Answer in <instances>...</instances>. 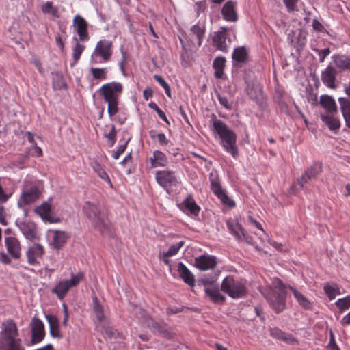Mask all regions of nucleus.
<instances>
[{
	"label": "nucleus",
	"instance_id": "1",
	"mask_svg": "<svg viewBox=\"0 0 350 350\" xmlns=\"http://www.w3.org/2000/svg\"><path fill=\"white\" fill-rule=\"evenodd\" d=\"M211 130L214 135H217L221 139L220 144L224 150L232 155L233 158L238 156L237 146V135L222 120L217 119L215 114H212Z\"/></svg>",
	"mask_w": 350,
	"mask_h": 350
},
{
	"label": "nucleus",
	"instance_id": "2",
	"mask_svg": "<svg viewBox=\"0 0 350 350\" xmlns=\"http://www.w3.org/2000/svg\"><path fill=\"white\" fill-rule=\"evenodd\" d=\"M0 350H25L14 321L8 319L1 325Z\"/></svg>",
	"mask_w": 350,
	"mask_h": 350
},
{
	"label": "nucleus",
	"instance_id": "3",
	"mask_svg": "<svg viewBox=\"0 0 350 350\" xmlns=\"http://www.w3.org/2000/svg\"><path fill=\"white\" fill-rule=\"evenodd\" d=\"M286 287L282 282L280 279L275 278L273 279L269 288L266 291L262 292L270 306L277 313L283 311L286 307Z\"/></svg>",
	"mask_w": 350,
	"mask_h": 350
},
{
	"label": "nucleus",
	"instance_id": "4",
	"mask_svg": "<svg viewBox=\"0 0 350 350\" xmlns=\"http://www.w3.org/2000/svg\"><path fill=\"white\" fill-rule=\"evenodd\" d=\"M83 211L88 218L103 233L109 232L111 224L106 211L96 203L87 201L83 206Z\"/></svg>",
	"mask_w": 350,
	"mask_h": 350
},
{
	"label": "nucleus",
	"instance_id": "5",
	"mask_svg": "<svg viewBox=\"0 0 350 350\" xmlns=\"http://www.w3.org/2000/svg\"><path fill=\"white\" fill-rule=\"evenodd\" d=\"M92 308L96 326L100 328L103 334L109 338H116V336L119 334L117 330L113 329L109 325L108 312L100 304L96 296L92 298Z\"/></svg>",
	"mask_w": 350,
	"mask_h": 350
},
{
	"label": "nucleus",
	"instance_id": "6",
	"mask_svg": "<svg viewBox=\"0 0 350 350\" xmlns=\"http://www.w3.org/2000/svg\"><path fill=\"white\" fill-rule=\"evenodd\" d=\"M221 290L233 299L244 297L247 293L246 281L236 279L232 275H228L223 280Z\"/></svg>",
	"mask_w": 350,
	"mask_h": 350
},
{
	"label": "nucleus",
	"instance_id": "7",
	"mask_svg": "<svg viewBox=\"0 0 350 350\" xmlns=\"http://www.w3.org/2000/svg\"><path fill=\"white\" fill-rule=\"evenodd\" d=\"M42 196V191L36 183L25 180L17 206L25 209V206L35 203Z\"/></svg>",
	"mask_w": 350,
	"mask_h": 350
},
{
	"label": "nucleus",
	"instance_id": "8",
	"mask_svg": "<svg viewBox=\"0 0 350 350\" xmlns=\"http://www.w3.org/2000/svg\"><path fill=\"white\" fill-rule=\"evenodd\" d=\"M112 46V42L110 40H99L91 54L90 64H100L109 62L113 53Z\"/></svg>",
	"mask_w": 350,
	"mask_h": 350
},
{
	"label": "nucleus",
	"instance_id": "9",
	"mask_svg": "<svg viewBox=\"0 0 350 350\" xmlns=\"http://www.w3.org/2000/svg\"><path fill=\"white\" fill-rule=\"evenodd\" d=\"M84 273L79 271L76 273H71L70 279H63L59 280L52 288L51 292L56 295L57 297L63 300L70 289L77 286L83 279Z\"/></svg>",
	"mask_w": 350,
	"mask_h": 350
},
{
	"label": "nucleus",
	"instance_id": "10",
	"mask_svg": "<svg viewBox=\"0 0 350 350\" xmlns=\"http://www.w3.org/2000/svg\"><path fill=\"white\" fill-rule=\"evenodd\" d=\"M204 34L205 26L203 24H196L191 27L189 36L184 38H180V41L184 48L186 45L199 47L202 44Z\"/></svg>",
	"mask_w": 350,
	"mask_h": 350
},
{
	"label": "nucleus",
	"instance_id": "11",
	"mask_svg": "<svg viewBox=\"0 0 350 350\" xmlns=\"http://www.w3.org/2000/svg\"><path fill=\"white\" fill-rule=\"evenodd\" d=\"M122 90L123 85L121 83L113 81L103 84L97 90V93L103 98L105 102H108L119 100Z\"/></svg>",
	"mask_w": 350,
	"mask_h": 350
},
{
	"label": "nucleus",
	"instance_id": "12",
	"mask_svg": "<svg viewBox=\"0 0 350 350\" xmlns=\"http://www.w3.org/2000/svg\"><path fill=\"white\" fill-rule=\"evenodd\" d=\"M157 183L162 187L167 193H170L172 188L176 187L178 183V178L175 172L170 170H159L155 174Z\"/></svg>",
	"mask_w": 350,
	"mask_h": 350
},
{
	"label": "nucleus",
	"instance_id": "13",
	"mask_svg": "<svg viewBox=\"0 0 350 350\" xmlns=\"http://www.w3.org/2000/svg\"><path fill=\"white\" fill-rule=\"evenodd\" d=\"M229 28L226 27H221L216 31L213 37V46L219 51L226 53L228 51L230 39L228 38L227 32Z\"/></svg>",
	"mask_w": 350,
	"mask_h": 350
},
{
	"label": "nucleus",
	"instance_id": "14",
	"mask_svg": "<svg viewBox=\"0 0 350 350\" xmlns=\"http://www.w3.org/2000/svg\"><path fill=\"white\" fill-rule=\"evenodd\" d=\"M16 225L26 239L34 241L38 239L39 235L35 223L32 221H21L16 220Z\"/></svg>",
	"mask_w": 350,
	"mask_h": 350
},
{
	"label": "nucleus",
	"instance_id": "15",
	"mask_svg": "<svg viewBox=\"0 0 350 350\" xmlns=\"http://www.w3.org/2000/svg\"><path fill=\"white\" fill-rule=\"evenodd\" d=\"M31 343L40 342L44 338V327L42 321L37 317H33L31 322Z\"/></svg>",
	"mask_w": 350,
	"mask_h": 350
},
{
	"label": "nucleus",
	"instance_id": "16",
	"mask_svg": "<svg viewBox=\"0 0 350 350\" xmlns=\"http://www.w3.org/2000/svg\"><path fill=\"white\" fill-rule=\"evenodd\" d=\"M73 25L81 42H88L90 40L88 34V22L80 15L77 14L73 18Z\"/></svg>",
	"mask_w": 350,
	"mask_h": 350
},
{
	"label": "nucleus",
	"instance_id": "17",
	"mask_svg": "<svg viewBox=\"0 0 350 350\" xmlns=\"http://www.w3.org/2000/svg\"><path fill=\"white\" fill-rule=\"evenodd\" d=\"M44 253V249L42 245L38 243L33 244L26 251L27 262L31 265H38L39 260L42 258Z\"/></svg>",
	"mask_w": 350,
	"mask_h": 350
},
{
	"label": "nucleus",
	"instance_id": "18",
	"mask_svg": "<svg viewBox=\"0 0 350 350\" xmlns=\"http://www.w3.org/2000/svg\"><path fill=\"white\" fill-rule=\"evenodd\" d=\"M5 246L8 254L14 259H18L21 256V246L20 241L15 237L5 238Z\"/></svg>",
	"mask_w": 350,
	"mask_h": 350
},
{
	"label": "nucleus",
	"instance_id": "19",
	"mask_svg": "<svg viewBox=\"0 0 350 350\" xmlns=\"http://www.w3.org/2000/svg\"><path fill=\"white\" fill-rule=\"evenodd\" d=\"M217 265L216 258L213 256L201 255L195 258L194 265L201 271L213 269Z\"/></svg>",
	"mask_w": 350,
	"mask_h": 350
},
{
	"label": "nucleus",
	"instance_id": "20",
	"mask_svg": "<svg viewBox=\"0 0 350 350\" xmlns=\"http://www.w3.org/2000/svg\"><path fill=\"white\" fill-rule=\"evenodd\" d=\"M226 226L229 232L239 241L246 240L245 232L239 221L235 219H228L226 221Z\"/></svg>",
	"mask_w": 350,
	"mask_h": 350
},
{
	"label": "nucleus",
	"instance_id": "21",
	"mask_svg": "<svg viewBox=\"0 0 350 350\" xmlns=\"http://www.w3.org/2000/svg\"><path fill=\"white\" fill-rule=\"evenodd\" d=\"M321 172V165L320 163H314L312 165L305 173L297 180V184L301 188L304 187L310 180L316 178V176Z\"/></svg>",
	"mask_w": 350,
	"mask_h": 350
},
{
	"label": "nucleus",
	"instance_id": "22",
	"mask_svg": "<svg viewBox=\"0 0 350 350\" xmlns=\"http://www.w3.org/2000/svg\"><path fill=\"white\" fill-rule=\"evenodd\" d=\"M247 93L250 98L256 103H260L263 100L264 95L262 85L258 82L248 83L247 87Z\"/></svg>",
	"mask_w": 350,
	"mask_h": 350
},
{
	"label": "nucleus",
	"instance_id": "23",
	"mask_svg": "<svg viewBox=\"0 0 350 350\" xmlns=\"http://www.w3.org/2000/svg\"><path fill=\"white\" fill-rule=\"evenodd\" d=\"M185 241H180L175 244L172 245L167 251L160 252L159 254V258L160 260L163 261L165 265H170V259L169 258L173 256H175L178 254L180 249L184 245Z\"/></svg>",
	"mask_w": 350,
	"mask_h": 350
},
{
	"label": "nucleus",
	"instance_id": "24",
	"mask_svg": "<svg viewBox=\"0 0 350 350\" xmlns=\"http://www.w3.org/2000/svg\"><path fill=\"white\" fill-rule=\"evenodd\" d=\"M336 70L332 66H327L321 73V80L323 83L329 88L334 89Z\"/></svg>",
	"mask_w": 350,
	"mask_h": 350
},
{
	"label": "nucleus",
	"instance_id": "25",
	"mask_svg": "<svg viewBox=\"0 0 350 350\" xmlns=\"http://www.w3.org/2000/svg\"><path fill=\"white\" fill-rule=\"evenodd\" d=\"M35 212L44 220L50 223H57L59 219L53 217L51 215V204L48 202H43L35 208Z\"/></svg>",
	"mask_w": 350,
	"mask_h": 350
},
{
	"label": "nucleus",
	"instance_id": "26",
	"mask_svg": "<svg viewBox=\"0 0 350 350\" xmlns=\"http://www.w3.org/2000/svg\"><path fill=\"white\" fill-rule=\"evenodd\" d=\"M183 211L188 215L198 216L200 210V206L195 202L193 196L188 195L182 203Z\"/></svg>",
	"mask_w": 350,
	"mask_h": 350
},
{
	"label": "nucleus",
	"instance_id": "27",
	"mask_svg": "<svg viewBox=\"0 0 350 350\" xmlns=\"http://www.w3.org/2000/svg\"><path fill=\"white\" fill-rule=\"evenodd\" d=\"M319 103L325 109L323 113H337L338 109L335 100L333 97L328 95L321 96Z\"/></svg>",
	"mask_w": 350,
	"mask_h": 350
},
{
	"label": "nucleus",
	"instance_id": "28",
	"mask_svg": "<svg viewBox=\"0 0 350 350\" xmlns=\"http://www.w3.org/2000/svg\"><path fill=\"white\" fill-rule=\"evenodd\" d=\"M177 271L180 277L183 279L185 283L191 286L195 284V278L193 274L189 270L184 263L180 262L177 265Z\"/></svg>",
	"mask_w": 350,
	"mask_h": 350
},
{
	"label": "nucleus",
	"instance_id": "29",
	"mask_svg": "<svg viewBox=\"0 0 350 350\" xmlns=\"http://www.w3.org/2000/svg\"><path fill=\"white\" fill-rule=\"evenodd\" d=\"M232 59L234 66H240L246 62L247 59V51L244 46L237 47L234 49L232 55Z\"/></svg>",
	"mask_w": 350,
	"mask_h": 350
},
{
	"label": "nucleus",
	"instance_id": "30",
	"mask_svg": "<svg viewBox=\"0 0 350 350\" xmlns=\"http://www.w3.org/2000/svg\"><path fill=\"white\" fill-rule=\"evenodd\" d=\"M221 13L224 18L228 21H236L237 15L235 11L234 3L229 1L223 6Z\"/></svg>",
	"mask_w": 350,
	"mask_h": 350
},
{
	"label": "nucleus",
	"instance_id": "31",
	"mask_svg": "<svg viewBox=\"0 0 350 350\" xmlns=\"http://www.w3.org/2000/svg\"><path fill=\"white\" fill-rule=\"evenodd\" d=\"M336 113H321L320 118L321 120L329 127L331 131L338 130L340 126V123L338 118L336 117Z\"/></svg>",
	"mask_w": 350,
	"mask_h": 350
},
{
	"label": "nucleus",
	"instance_id": "32",
	"mask_svg": "<svg viewBox=\"0 0 350 350\" xmlns=\"http://www.w3.org/2000/svg\"><path fill=\"white\" fill-rule=\"evenodd\" d=\"M151 167H164L167 164V159L165 154L159 150L153 152L152 157L150 158Z\"/></svg>",
	"mask_w": 350,
	"mask_h": 350
},
{
	"label": "nucleus",
	"instance_id": "33",
	"mask_svg": "<svg viewBox=\"0 0 350 350\" xmlns=\"http://www.w3.org/2000/svg\"><path fill=\"white\" fill-rule=\"evenodd\" d=\"M46 319L49 324L51 336L53 338H62L63 336L59 330L58 319L53 315H46Z\"/></svg>",
	"mask_w": 350,
	"mask_h": 350
},
{
	"label": "nucleus",
	"instance_id": "34",
	"mask_svg": "<svg viewBox=\"0 0 350 350\" xmlns=\"http://www.w3.org/2000/svg\"><path fill=\"white\" fill-rule=\"evenodd\" d=\"M288 288L293 293L295 298L300 306H301L305 310H311L312 308V302L310 301L306 296H304L301 292H299L292 286H289Z\"/></svg>",
	"mask_w": 350,
	"mask_h": 350
},
{
	"label": "nucleus",
	"instance_id": "35",
	"mask_svg": "<svg viewBox=\"0 0 350 350\" xmlns=\"http://www.w3.org/2000/svg\"><path fill=\"white\" fill-rule=\"evenodd\" d=\"M336 66L341 70H350V56L345 55H335L332 57Z\"/></svg>",
	"mask_w": 350,
	"mask_h": 350
},
{
	"label": "nucleus",
	"instance_id": "36",
	"mask_svg": "<svg viewBox=\"0 0 350 350\" xmlns=\"http://www.w3.org/2000/svg\"><path fill=\"white\" fill-rule=\"evenodd\" d=\"M53 235V245L55 249H60L68 239V236L64 231L51 230Z\"/></svg>",
	"mask_w": 350,
	"mask_h": 350
},
{
	"label": "nucleus",
	"instance_id": "37",
	"mask_svg": "<svg viewBox=\"0 0 350 350\" xmlns=\"http://www.w3.org/2000/svg\"><path fill=\"white\" fill-rule=\"evenodd\" d=\"M205 293L215 303H223L225 301V297L220 293L218 286L206 287Z\"/></svg>",
	"mask_w": 350,
	"mask_h": 350
},
{
	"label": "nucleus",
	"instance_id": "38",
	"mask_svg": "<svg viewBox=\"0 0 350 350\" xmlns=\"http://www.w3.org/2000/svg\"><path fill=\"white\" fill-rule=\"evenodd\" d=\"M226 59L224 57H217L213 63L215 69L214 75L217 79H222L224 76V69L225 67Z\"/></svg>",
	"mask_w": 350,
	"mask_h": 350
},
{
	"label": "nucleus",
	"instance_id": "39",
	"mask_svg": "<svg viewBox=\"0 0 350 350\" xmlns=\"http://www.w3.org/2000/svg\"><path fill=\"white\" fill-rule=\"evenodd\" d=\"M270 334L272 337L286 342L290 343L295 340L294 338L291 334H286L277 327L271 328L270 329Z\"/></svg>",
	"mask_w": 350,
	"mask_h": 350
},
{
	"label": "nucleus",
	"instance_id": "40",
	"mask_svg": "<svg viewBox=\"0 0 350 350\" xmlns=\"http://www.w3.org/2000/svg\"><path fill=\"white\" fill-rule=\"evenodd\" d=\"M92 167L94 172H96L101 179L107 181L108 184L110 185V187H112V183L109 178V176L98 162H93L92 163Z\"/></svg>",
	"mask_w": 350,
	"mask_h": 350
},
{
	"label": "nucleus",
	"instance_id": "41",
	"mask_svg": "<svg viewBox=\"0 0 350 350\" xmlns=\"http://www.w3.org/2000/svg\"><path fill=\"white\" fill-rule=\"evenodd\" d=\"M90 72L94 79L103 81L107 78L108 68H91Z\"/></svg>",
	"mask_w": 350,
	"mask_h": 350
},
{
	"label": "nucleus",
	"instance_id": "42",
	"mask_svg": "<svg viewBox=\"0 0 350 350\" xmlns=\"http://www.w3.org/2000/svg\"><path fill=\"white\" fill-rule=\"evenodd\" d=\"M323 289L330 300L334 299L336 295L340 294L338 286L335 284H327L324 286Z\"/></svg>",
	"mask_w": 350,
	"mask_h": 350
},
{
	"label": "nucleus",
	"instance_id": "43",
	"mask_svg": "<svg viewBox=\"0 0 350 350\" xmlns=\"http://www.w3.org/2000/svg\"><path fill=\"white\" fill-rule=\"evenodd\" d=\"M42 12L45 14H50L53 17H59L58 9L53 5L52 1H46L41 7Z\"/></svg>",
	"mask_w": 350,
	"mask_h": 350
},
{
	"label": "nucleus",
	"instance_id": "44",
	"mask_svg": "<svg viewBox=\"0 0 350 350\" xmlns=\"http://www.w3.org/2000/svg\"><path fill=\"white\" fill-rule=\"evenodd\" d=\"M217 198L221 201V204L229 208H233L236 206L234 200H232L226 193L222 190L218 193L215 194Z\"/></svg>",
	"mask_w": 350,
	"mask_h": 350
},
{
	"label": "nucleus",
	"instance_id": "45",
	"mask_svg": "<svg viewBox=\"0 0 350 350\" xmlns=\"http://www.w3.org/2000/svg\"><path fill=\"white\" fill-rule=\"evenodd\" d=\"M335 305L338 308L340 312L348 310L350 308V295L345 297L338 299L336 302Z\"/></svg>",
	"mask_w": 350,
	"mask_h": 350
},
{
	"label": "nucleus",
	"instance_id": "46",
	"mask_svg": "<svg viewBox=\"0 0 350 350\" xmlns=\"http://www.w3.org/2000/svg\"><path fill=\"white\" fill-rule=\"evenodd\" d=\"M75 39L76 40V44L75 46L72 48V57L75 61L77 62L80 59L82 53L85 50V46L82 44H80L79 42V40H77L75 38Z\"/></svg>",
	"mask_w": 350,
	"mask_h": 350
},
{
	"label": "nucleus",
	"instance_id": "47",
	"mask_svg": "<svg viewBox=\"0 0 350 350\" xmlns=\"http://www.w3.org/2000/svg\"><path fill=\"white\" fill-rule=\"evenodd\" d=\"M107 103V113L111 119L119 111V100L106 102Z\"/></svg>",
	"mask_w": 350,
	"mask_h": 350
},
{
	"label": "nucleus",
	"instance_id": "48",
	"mask_svg": "<svg viewBox=\"0 0 350 350\" xmlns=\"http://www.w3.org/2000/svg\"><path fill=\"white\" fill-rule=\"evenodd\" d=\"M338 102L342 114L350 113V100L347 98H339Z\"/></svg>",
	"mask_w": 350,
	"mask_h": 350
},
{
	"label": "nucleus",
	"instance_id": "49",
	"mask_svg": "<svg viewBox=\"0 0 350 350\" xmlns=\"http://www.w3.org/2000/svg\"><path fill=\"white\" fill-rule=\"evenodd\" d=\"M210 181L211 189L212 190L215 195L223 190L221 187L220 182L218 177H211Z\"/></svg>",
	"mask_w": 350,
	"mask_h": 350
},
{
	"label": "nucleus",
	"instance_id": "50",
	"mask_svg": "<svg viewBox=\"0 0 350 350\" xmlns=\"http://www.w3.org/2000/svg\"><path fill=\"white\" fill-rule=\"evenodd\" d=\"M154 79L159 83V84L162 86L165 92V94L170 97V88L167 83L165 81V79L160 75H154Z\"/></svg>",
	"mask_w": 350,
	"mask_h": 350
},
{
	"label": "nucleus",
	"instance_id": "51",
	"mask_svg": "<svg viewBox=\"0 0 350 350\" xmlns=\"http://www.w3.org/2000/svg\"><path fill=\"white\" fill-rule=\"evenodd\" d=\"M53 83L55 89L60 90L66 86L62 75L56 74Z\"/></svg>",
	"mask_w": 350,
	"mask_h": 350
},
{
	"label": "nucleus",
	"instance_id": "52",
	"mask_svg": "<svg viewBox=\"0 0 350 350\" xmlns=\"http://www.w3.org/2000/svg\"><path fill=\"white\" fill-rule=\"evenodd\" d=\"M130 139H129L126 142H124V144L120 145L116 151H113L112 153V157L117 160L119 159L120 156L124 153L127 146V144Z\"/></svg>",
	"mask_w": 350,
	"mask_h": 350
},
{
	"label": "nucleus",
	"instance_id": "53",
	"mask_svg": "<svg viewBox=\"0 0 350 350\" xmlns=\"http://www.w3.org/2000/svg\"><path fill=\"white\" fill-rule=\"evenodd\" d=\"M105 137L108 139V141L111 142L110 146H113L116 139V131L113 125L111 126L110 131L108 133L105 134Z\"/></svg>",
	"mask_w": 350,
	"mask_h": 350
},
{
	"label": "nucleus",
	"instance_id": "54",
	"mask_svg": "<svg viewBox=\"0 0 350 350\" xmlns=\"http://www.w3.org/2000/svg\"><path fill=\"white\" fill-rule=\"evenodd\" d=\"M217 99L221 105H222L224 108L227 109H230L231 106L228 103V100L226 97L222 96L220 94L217 95Z\"/></svg>",
	"mask_w": 350,
	"mask_h": 350
},
{
	"label": "nucleus",
	"instance_id": "55",
	"mask_svg": "<svg viewBox=\"0 0 350 350\" xmlns=\"http://www.w3.org/2000/svg\"><path fill=\"white\" fill-rule=\"evenodd\" d=\"M283 2L287 10L291 12L295 10L297 0H283Z\"/></svg>",
	"mask_w": 350,
	"mask_h": 350
},
{
	"label": "nucleus",
	"instance_id": "56",
	"mask_svg": "<svg viewBox=\"0 0 350 350\" xmlns=\"http://www.w3.org/2000/svg\"><path fill=\"white\" fill-rule=\"evenodd\" d=\"M318 55L319 56V61L321 62H323L325 59V58L328 56L330 53V50L328 48L322 49V50H318Z\"/></svg>",
	"mask_w": 350,
	"mask_h": 350
},
{
	"label": "nucleus",
	"instance_id": "57",
	"mask_svg": "<svg viewBox=\"0 0 350 350\" xmlns=\"http://www.w3.org/2000/svg\"><path fill=\"white\" fill-rule=\"evenodd\" d=\"M11 256L8 255L3 252H0V262L5 265H8L11 262Z\"/></svg>",
	"mask_w": 350,
	"mask_h": 350
},
{
	"label": "nucleus",
	"instance_id": "58",
	"mask_svg": "<svg viewBox=\"0 0 350 350\" xmlns=\"http://www.w3.org/2000/svg\"><path fill=\"white\" fill-rule=\"evenodd\" d=\"M121 53H122V59H121L120 62H119L118 65H119L120 69L121 70L122 74L125 75L124 64H125V62L126 60V53L122 49Z\"/></svg>",
	"mask_w": 350,
	"mask_h": 350
},
{
	"label": "nucleus",
	"instance_id": "59",
	"mask_svg": "<svg viewBox=\"0 0 350 350\" xmlns=\"http://www.w3.org/2000/svg\"><path fill=\"white\" fill-rule=\"evenodd\" d=\"M62 307H63L64 315V320L62 321V325L66 327V326H67V323H68V318H69L68 311L67 306L65 304H62Z\"/></svg>",
	"mask_w": 350,
	"mask_h": 350
},
{
	"label": "nucleus",
	"instance_id": "60",
	"mask_svg": "<svg viewBox=\"0 0 350 350\" xmlns=\"http://www.w3.org/2000/svg\"><path fill=\"white\" fill-rule=\"evenodd\" d=\"M157 139L159 143L162 145H167L168 143V139L166 138L165 135L164 133H159L157 134Z\"/></svg>",
	"mask_w": 350,
	"mask_h": 350
},
{
	"label": "nucleus",
	"instance_id": "61",
	"mask_svg": "<svg viewBox=\"0 0 350 350\" xmlns=\"http://www.w3.org/2000/svg\"><path fill=\"white\" fill-rule=\"evenodd\" d=\"M312 27L314 30L318 31H321L323 29L322 24L317 19H313Z\"/></svg>",
	"mask_w": 350,
	"mask_h": 350
},
{
	"label": "nucleus",
	"instance_id": "62",
	"mask_svg": "<svg viewBox=\"0 0 350 350\" xmlns=\"http://www.w3.org/2000/svg\"><path fill=\"white\" fill-rule=\"evenodd\" d=\"M33 152H32L33 155L36 157H41L42 155V150L40 147L38 146L36 143H34V145L32 146Z\"/></svg>",
	"mask_w": 350,
	"mask_h": 350
},
{
	"label": "nucleus",
	"instance_id": "63",
	"mask_svg": "<svg viewBox=\"0 0 350 350\" xmlns=\"http://www.w3.org/2000/svg\"><path fill=\"white\" fill-rule=\"evenodd\" d=\"M5 209H4L3 206H0V224H1L2 225L6 226L7 222L5 221Z\"/></svg>",
	"mask_w": 350,
	"mask_h": 350
},
{
	"label": "nucleus",
	"instance_id": "64",
	"mask_svg": "<svg viewBox=\"0 0 350 350\" xmlns=\"http://www.w3.org/2000/svg\"><path fill=\"white\" fill-rule=\"evenodd\" d=\"M340 323L343 325H347L350 324V312L343 317Z\"/></svg>",
	"mask_w": 350,
	"mask_h": 350
}]
</instances>
